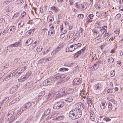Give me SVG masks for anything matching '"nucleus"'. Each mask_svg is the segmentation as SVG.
Returning <instances> with one entry per match:
<instances>
[{
    "label": "nucleus",
    "mask_w": 123,
    "mask_h": 123,
    "mask_svg": "<svg viewBox=\"0 0 123 123\" xmlns=\"http://www.w3.org/2000/svg\"><path fill=\"white\" fill-rule=\"evenodd\" d=\"M103 120L104 121H105L106 122L109 121L111 120L108 117H106L104 118Z\"/></svg>",
    "instance_id": "3c124183"
},
{
    "label": "nucleus",
    "mask_w": 123,
    "mask_h": 123,
    "mask_svg": "<svg viewBox=\"0 0 123 123\" xmlns=\"http://www.w3.org/2000/svg\"><path fill=\"white\" fill-rule=\"evenodd\" d=\"M9 99V98L7 97H5L4 100L1 102V106H3V105L5 104V103L7 102V100Z\"/></svg>",
    "instance_id": "aec40b11"
},
{
    "label": "nucleus",
    "mask_w": 123,
    "mask_h": 123,
    "mask_svg": "<svg viewBox=\"0 0 123 123\" xmlns=\"http://www.w3.org/2000/svg\"><path fill=\"white\" fill-rule=\"evenodd\" d=\"M90 118L92 121H94L95 119V115L94 113L92 111L90 112Z\"/></svg>",
    "instance_id": "6ab92c4d"
},
{
    "label": "nucleus",
    "mask_w": 123,
    "mask_h": 123,
    "mask_svg": "<svg viewBox=\"0 0 123 123\" xmlns=\"http://www.w3.org/2000/svg\"><path fill=\"white\" fill-rule=\"evenodd\" d=\"M43 84H44L45 85H48L50 84V82L49 80H48L46 79L43 81Z\"/></svg>",
    "instance_id": "4c0bfd02"
},
{
    "label": "nucleus",
    "mask_w": 123,
    "mask_h": 123,
    "mask_svg": "<svg viewBox=\"0 0 123 123\" xmlns=\"http://www.w3.org/2000/svg\"><path fill=\"white\" fill-rule=\"evenodd\" d=\"M17 90V86H14L11 88L10 91V93L11 94H12L16 92Z\"/></svg>",
    "instance_id": "4468645a"
},
{
    "label": "nucleus",
    "mask_w": 123,
    "mask_h": 123,
    "mask_svg": "<svg viewBox=\"0 0 123 123\" xmlns=\"http://www.w3.org/2000/svg\"><path fill=\"white\" fill-rule=\"evenodd\" d=\"M64 105V103L62 101H60L56 102L53 106V108L59 109L63 107Z\"/></svg>",
    "instance_id": "f257e3e1"
},
{
    "label": "nucleus",
    "mask_w": 123,
    "mask_h": 123,
    "mask_svg": "<svg viewBox=\"0 0 123 123\" xmlns=\"http://www.w3.org/2000/svg\"><path fill=\"white\" fill-rule=\"evenodd\" d=\"M82 82L81 79L79 78H75L73 81V83L75 85H80Z\"/></svg>",
    "instance_id": "1a4fd4ad"
},
{
    "label": "nucleus",
    "mask_w": 123,
    "mask_h": 123,
    "mask_svg": "<svg viewBox=\"0 0 123 123\" xmlns=\"http://www.w3.org/2000/svg\"><path fill=\"white\" fill-rule=\"evenodd\" d=\"M51 9L55 13H57L59 9L58 7L55 6H53L51 7Z\"/></svg>",
    "instance_id": "f3484780"
},
{
    "label": "nucleus",
    "mask_w": 123,
    "mask_h": 123,
    "mask_svg": "<svg viewBox=\"0 0 123 123\" xmlns=\"http://www.w3.org/2000/svg\"><path fill=\"white\" fill-rule=\"evenodd\" d=\"M13 116H15L14 115V110H12L9 111L6 117V119L7 121L9 120L10 117Z\"/></svg>",
    "instance_id": "0eeeda50"
},
{
    "label": "nucleus",
    "mask_w": 123,
    "mask_h": 123,
    "mask_svg": "<svg viewBox=\"0 0 123 123\" xmlns=\"http://www.w3.org/2000/svg\"><path fill=\"white\" fill-rule=\"evenodd\" d=\"M82 44L81 43H78L77 44H74V46L75 48V49H76L78 47H80L81 46Z\"/></svg>",
    "instance_id": "e433bc0d"
},
{
    "label": "nucleus",
    "mask_w": 123,
    "mask_h": 123,
    "mask_svg": "<svg viewBox=\"0 0 123 123\" xmlns=\"http://www.w3.org/2000/svg\"><path fill=\"white\" fill-rule=\"evenodd\" d=\"M102 86L101 84L98 83L97 84L95 85V86L94 87V89L96 90H97L98 89L100 88Z\"/></svg>",
    "instance_id": "a211bd4d"
},
{
    "label": "nucleus",
    "mask_w": 123,
    "mask_h": 123,
    "mask_svg": "<svg viewBox=\"0 0 123 123\" xmlns=\"http://www.w3.org/2000/svg\"><path fill=\"white\" fill-rule=\"evenodd\" d=\"M24 2L23 0H18L16 1V3L18 5H21L23 4Z\"/></svg>",
    "instance_id": "f704fd0d"
},
{
    "label": "nucleus",
    "mask_w": 123,
    "mask_h": 123,
    "mask_svg": "<svg viewBox=\"0 0 123 123\" xmlns=\"http://www.w3.org/2000/svg\"><path fill=\"white\" fill-rule=\"evenodd\" d=\"M22 110L24 111H25L27 110L28 109L27 107L25 106V105H24L23 106L21 107Z\"/></svg>",
    "instance_id": "37998d69"
},
{
    "label": "nucleus",
    "mask_w": 123,
    "mask_h": 123,
    "mask_svg": "<svg viewBox=\"0 0 123 123\" xmlns=\"http://www.w3.org/2000/svg\"><path fill=\"white\" fill-rule=\"evenodd\" d=\"M32 42V40L31 38L29 39L26 41V43L27 44V45H29L31 44Z\"/></svg>",
    "instance_id": "c756f323"
},
{
    "label": "nucleus",
    "mask_w": 123,
    "mask_h": 123,
    "mask_svg": "<svg viewBox=\"0 0 123 123\" xmlns=\"http://www.w3.org/2000/svg\"><path fill=\"white\" fill-rule=\"evenodd\" d=\"M22 68H20L18 70L19 73L20 74L22 73L23 72H24V71H23V70L22 69Z\"/></svg>",
    "instance_id": "13d9d810"
},
{
    "label": "nucleus",
    "mask_w": 123,
    "mask_h": 123,
    "mask_svg": "<svg viewBox=\"0 0 123 123\" xmlns=\"http://www.w3.org/2000/svg\"><path fill=\"white\" fill-rule=\"evenodd\" d=\"M72 95L71 94L67 93L64 96L66 98L65 100V101L69 102H71L73 100V98L72 97Z\"/></svg>",
    "instance_id": "20e7f679"
},
{
    "label": "nucleus",
    "mask_w": 123,
    "mask_h": 123,
    "mask_svg": "<svg viewBox=\"0 0 123 123\" xmlns=\"http://www.w3.org/2000/svg\"><path fill=\"white\" fill-rule=\"evenodd\" d=\"M50 33L49 34V35H50V36H51L52 35H53V34L55 33V31L54 30L51 31L50 32Z\"/></svg>",
    "instance_id": "4d7b16f0"
},
{
    "label": "nucleus",
    "mask_w": 123,
    "mask_h": 123,
    "mask_svg": "<svg viewBox=\"0 0 123 123\" xmlns=\"http://www.w3.org/2000/svg\"><path fill=\"white\" fill-rule=\"evenodd\" d=\"M64 118V117L63 115L59 116L56 118V119L59 121L63 120Z\"/></svg>",
    "instance_id": "cd10ccee"
},
{
    "label": "nucleus",
    "mask_w": 123,
    "mask_h": 123,
    "mask_svg": "<svg viewBox=\"0 0 123 123\" xmlns=\"http://www.w3.org/2000/svg\"><path fill=\"white\" fill-rule=\"evenodd\" d=\"M21 43V41H20L15 42V43L10 44L9 45V47L11 48L15 47L18 46Z\"/></svg>",
    "instance_id": "9b49d317"
},
{
    "label": "nucleus",
    "mask_w": 123,
    "mask_h": 123,
    "mask_svg": "<svg viewBox=\"0 0 123 123\" xmlns=\"http://www.w3.org/2000/svg\"><path fill=\"white\" fill-rule=\"evenodd\" d=\"M62 46L61 45H60L57 47L56 48L54 49L52 51L51 53V55L54 56L57 53L62 49Z\"/></svg>",
    "instance_id": "7ed1b4c3"
},
{
    "label": "nucleus",
    "mask_w": 123,
    "mask_h": 123,
    "mask_svg": "<svg viewBox=\"0 0 123 123\" xmlns=\"http://www.w3.org/2000/svg\"><path fill=\"white\" fill-rule=\"evenodd\" d=\"M42 60L43 61V62H45V61H49L48 58H46V57H44L42 58Z\"/></svg>",
    "instance_id": "0e129e2a"
},
{
    "label": "nucleus",
    "mask_w": 123,
    "mask_h": 123,
    "mask_svg": "<svg viewBox=\"0 0 123 123\" xmlns=\"http://www.w3.org/2000/svg\"><path fill=\"white\" fill-rule=\"evenodd\" d=\"M50 109H48L46 110L44 112V114L43 117L45 116L48 115L50 113Z\"/></svg>",
    "instance_id": "4be33fe9"
},
{
    "label": "nucleus",
    "mask_w": 123,
    "mask_h": 123,
    "mask_svg": "<svg viewBox=\"0 0 123 123\" xmlns=\"http://www.w3.org/2000/svg\"><path fill=\"white\" fill-rule=\"evenodd\" d=\"M110 74L111 77H113L115 75V72L114 71H111L110 72Z\"/></svg>",
    "instance_id": "de8ad7c7"
},
{
    "label": "nucleus",
    "mask_w": 123,
    "mask_h": 123,
    "mask_svg": "<svg viewBox=\"0 0 123 123\" xmlns=\"http://www.w3.org/2000/svg\"><path fill=\"white\" fill-rule=\"evenodd\" d=\"M113 92L112 89H108L107 91V92L108 93H111Z\"/></svg>",
    "instance_id": "603ef678"
},
{
    "label": "nucleus",
    "mask_w": 123,
    "mask_h": 123,
    "mask_svg": "<svg viewBox=\"0 0 123 123\" xmlns=\"http://www.w3.org/2000/svg\"><path fill=\"white\" fill-rule=\"evenodd\" d=\"M33 118L32 116H30L27 120H28V121H30V123L31 122L32 119Z\"/></svg>",
    "instance_id": "864d4df0"
},
{
    "label": "nucleus",
    "mask_w": 123,
    "mask_h": 123,
    "mask_svg": "<svg viewBox=\"0 0 123 123\" xmlns=\"http://www.w3.org/2000/svg\"><path fill=\"white\" fill-rule=\"evenodd\" d=\"M107 98L108 100L110 101L111 102H113L114 100L113 98L110 97H107Z\"/></svg>",
    "instance_id": "a18cd8bd"
},
{
    "label": "nucleus",
    "mask_w": 123,
    "mask_h": 123,
    "mask_svg": "<svg viewBox=\"0 0 123 123\" xmlns=\"http://www.w3.org/2000/svg\"><path fill=\"white\" fill-rule=\"evenodd\" d=\"M80 94L81 96L82 97H83L84 98H86V96L87 98L88 97L87 96V94L85 93L84 92V91H82V92H81Z\"/></svg>",
    "instance_id": "72a5a7b5"
},
{
    "label": "nucleus",
    "mask_w": 123,
    "mask_h": 123,
    "mask_svg": "<svg viewBox=\"0 0 123 123\" xmlns=\"http://www.w3.org/2000/svg\"><path fill=\"white\" fill-rule=\"evenodd\" d=\"M34 30L35 29H32L29 30V31H27V33L28 32V33L29 34L28 35H30L31 34V32H32V31H34Z\"/></svg>",
    "instance_id": "79ce46f5"
},
{
    "label": "nucleus",
    "mask_w": 123,
    "mask_h": 123,
    "mask_svg": "<svg viewBox=\"0 0 123 123\" xmlns=\"http://www.w3.org/2000/svg\"><path fill=\"white\" fill-rule=\"evenodd\" d=\"M75 120L81 116L82 115V112L79 111H77L75 109Z\"/></svg>",
    "instance_id": "9d476101"
},
{
    "label": "nucleus",
    "mask_w": 123,
    "mask_h": 123,
    "mask_svg": "<svg viewBox=\"0 0 123 123\" xmlns=\"http://www.w3.org/2000/svg\"><path fill=\"white\" fill-rule=\"evenodd\" d=\"M85 48L84 47L81 50L75 53L74 56V57H78L79 55H80L81 53L85 51Z\"/></svg>",
    "instance_id": "f8f14e48"
},
{
    "label": "nucleus",
    "mask_w": 123,
    "mask_h": 123,
    "mask_svg": "<svg viewBox=\"0 0 123 123\" xmlns=\"http://www.w3.org/2000/svg\"><path fill=\"white\" fill-rule=\"evenodd\" d=\"M16 119L15 116H13L12 117H10V120L9 121V123H12L13 121Z\"/></svg>",
    "instance_id": "a878e982"
},
{
    "label": "nucleus",
    "mask_w": 123,
    "mask_h": 123,
    "mask_svg": "<svg viewBox=\"0 0 123 123\" xmlns=\"http://www.w3.org/2000/svg\"><path fill=\"white\" fill-rule=\"evenodd\" d=\"M24 24L23 22L21 21L18 24V26L19 27H23Z\"/></svg>",
    "instance_id": "a19ab883"
},
{
    "label": "nucleus",
    "mask_w": 123,
    "mask_h": 123,
    "mask_svg": "<svg viewBox=\"0 0 123 123\" xmlns=\"http://www.w3.org/2000/svg\"><path fill=\"white\" fill-rule=\"evenodd\" d=\"M75 106L76 108L75 109L77 111H79L81 112V111L83 110L85 106L82 103H79L76 104L75 105Z\"/></svg>",
    "instance_id": "f03ea898"
},
{
    "label": "nucleus",
    "mask_w": 123,
    "mask_h": 123,
    "mask_svg": "<svg viewBox=\"0 0 123 123\" xmlns=\"http://www.w3.org/2000/svg\"><path fill=\"white\" fill-rule=\"evenodd\" d=\"M9 29H10V31H12L13 32H14V31L16 29V28L15 26H10L9 28Z\"/></svg>",
    "instance_id": "c85d7f7f"
},
{
    "label": "nucleus",
    "mask_w": 123,
    "mask_h": 123,
    "mask_svg": "<svg viewBox=\"0 0 123 123\" xmlns=\"http://www.w3.org/2000/svg\"><path fill=\"white\" fill-rule=\"evenodd\" d=\"M110 35V34H109V33H105L103 37V38L104 39H106L108 37H109Z\"/></svg>",
    "instance_id": "bb28decb"
},
{
    "label": "nucleus",
    "mask_w": 123,
    "mask_h": 123,
    "mask_svg": "<svg viewBox=\"0 0 123 123\" xmlns=\"http://www.w3.org/2000/svg\"><path fill=\"white\" fill-rule=\"evenodd\" d=\"M75 110L74 109L70 111L69 113V117L73 120H75Z\"/></svg>",
    "instance_id": "6e6552de"
},
{
    "label": "nucleus",
    "mask_w": 123,
    "mask_h": 123,
    "mask_svg": "<svg viewBox=\"0 0 123 123\" xmlns=\"http://www.w3.org/2000/svg\"><path fill=\"white\" fill-rule=\"evenodd\" d=\"M42 49L43 48L42 47L39 46L37 47V52H39L42 51Z\"/></svg>",
    "instance_id": "c03bdc74"
},
{
    "label": "nucleus",
    "mask_w": 123,
    "mask_h": 123,
    "mask_svg": "<svg viewBox=\"0 0 123 123\" xmlns=\"http://www.w3.org/2000/svg\"><path fill=\"white\" fill-rule=\"evenodd\" d=\"M114 61V59L112 57L108 58L107 60L108 62L109 63H112Z\"/></svg>",
    "instance_id": "7c9ffc66"
},
{
    "label": "nucleus",
    "mask_w": 123,
    "mask_h": 123,
    "mask_svg": "<svg viewBox=\"0 0 123 123\" xmlns=\"http://www.w3.org/2000/svg\"><path fill=\"white\" fill-rule=\"evenodd\" d=\"M19 15V14L18 13H16L14 14V17L15 18H16Z\"/></svg>",
    "instance_id": "774afa93"
},
{
    "label": "nucleus",
    "mask_w": 123,
    "mask_h": 123,
    "mask_svg": "<svg viewBox=\"0 0 123 123\" xmlns=\"http://www.w3.org/2000/svg\"><path fill=\"white\" fill-rule=\"evenodd\" d=\"M101 62L100 61H98L94 64V66L92 67L93 68L92 69L93 70H95L98 68L99 66V63Z\"/></svg>",
    "instance_id": "ddd939ff"
},
{
    "label": "nucleus",
    "mask_w": 123,
    "mask_h": 123,
    "mask_svg": "<svg viewBox=\"0 0 123 123\" xmlns=\"http://www.w3.org/2000/svg\"><path fill=\"white\" fill-rule=\"evenodd\" d=\"M10 1L9 0H6L3 3V5H6L10 3Z\"/></svg>",
    "instance_id": "8fccbe9b"
},
{
    "label": "nucleus",
    "mask_w": 123,
    "mask_h": 123,
    "mask_svg": "<svg viewBox=\"0 0 123 123\" xmlns=\"http://www.w3.org/2000/svg\"><path fill=\"white\" fill-rule=\"evenodd\" d=\"M52 79L54 80L59 79L61 80L60 76H55L53 77Z\"/></svg>",
    "instance_id": "473e14b6"
},
{
    "label": "nucleus",
    "mask_w": 123,
    "mask_h": 123,
    "mask_svg": "<svg viewBox=\"0 0 123 123\" xmlns=\"http://www.w3.org/2000/svg\"><path fill=\"white\" fill-rule=\"evenodd\" d=\"M78 16L80 17V18L81 19H82L84 17L83 14H79L78 15Z\"/></svg>",
    "instance_id": "680f3d73"
},
{
    "label": "nucleus",
    "mask_w": 123,
    "mask_h": 123,
    "mask_svg": "<svg viewBox=\"0 0 123 123\" xmlns=\"http://www.w3.org/2000/svg\"><path fill=\"white\" fill-rule=\"evenodd\" d=\"M49 29L48 32V34L49 35V33L51 31L54 30V27L53 24L51 23L49 25Z\"/></svg>",
    "instance_id": "5701e85b"
},
{
    "label": "nucleus",
    "mask_w": 123,
    "mask_h": 123,
    "mask_svg": "<svg viewBox=\"0 0 123 123\" xmlns=\"http://www.w3.org/2000/svg\"><path fill=\"white\" fill-rule=\"evenodd\" d=\"M67 89L66 87H63L61 88L60 90V91L58 93L60 94V97H61L63 96H64L67 93Z\"/></svg>",
    "instance_id": "39448f33"
},
{
    "label": "nucleus",
    "mask_w": 123,
    "mask_h": 123,
    "mask_svg": "<svg viewBox=\"0 0 123 123\" xmlns=\"http://www.w3.org/2000/svg\"><path fill=\"white\" fill-rule=\"evenodd\" d=\"M108 108H110V109L109 110V111H110L112 109V104L110 102H109V103H108Z\"/></svg>",
    "instance_id": "ea45409f"
},
{
    "label": "nucleus",
    "mask_w": 123,
    "mask_h": 123,
    "mask_svg": "<svg viewBox=\"0 0 123 123\" xmlns=\"http://www.w3.org/2000/svg\"><path fill=\"white\" fill-rule=\"evenodd\" d=\"M23 111L22 110L21 108L19 110L17 111V114H20Z\"/></svg>",
    "instance_id": "bf43d9fd"
},
{
    "label": "nucleus",
    "mask_w": 123,
    "mask_h": 123,
    "mask_svg": "<svg viewBox=\"0 0 123 123\" xmlns=\"http://www.w3.org/2000/svg\"><path fill=\"white\" fill-rule=\"evenodd\" d=\"M94 15L93 14H90L88 16V17L91 19H92L93 18Z\"/></svg>",
    "instance_id": "052dcab7"
},
{
    "label": "nucleus",
    "mask_w": 123,
    "mask_h": 123,
    "mask_svg": "<svg viewBox=\"0 0 123 123\" xmlns=\"http://www.w3.org/2000/svg\"><path fill=\"white\" fill-rule=\"evenodd\" d=\"M28 77V75H26L24 77H23L21 79V80L22 81L25 80L26 79H27Z\"/></svg>",
    "instance_id": "09e8293b"
},
{
    "label": "nucleus",
    "mask_w": 123,
    "mask_h": 123,
    "mask_svg": "<svg viewBox=\"0 0 123 123\" xmlns=\"http://www.w3.org/2000/svg\"><path fill=\"white\" fill-rule=\"evenodd\" d=\"M87 103L88 104V105L90 106V105H91L92 104V102L90 99L88 98V97H87Z\"/></svg>",
    "instance_id": "58836bf2"
},
{
    "label": "nucleus",
    "mask_w": 123,
    "mask_h": 123,
    "mask_svg": "<svg viewBox=\"0 0 123 123\" xmlns=\"http://www.w3.org/2000/svg\"><path fill=\"white\" fill-rule=\"evenodd\" d=\"M107 28V26H104L102 27V30H103L104 31L106 30Z\"/></svg>",
    "instance_id": "338daca9"
},
{
    "label": "nucleus",
    "mask_w": 123,
    "mask_h": 123,
    "mask_svg": "<svg viewBox=\"0 0 123 123\" xmlns=\"http://www.w3.org/2000/svg\"><path fill=\"white\" fill-rule=\"evenodd\" d=\"M107 104L106 103L102 102L100 104V107L101 109H104L106 106Z\"/></svg>",
    "instance_id": "393cba45"
},
{
    "label": "nucleus",
    "mask_w": 123,
    "mask_h": 123,
    "mask_svg": "<svg viewBox=\"0 0 123 123\" xmlns=\"http://www.w3.org/2000/svg\"><path fill=\"white\" fill-rule=\"evenodd\" d=\"M95 6L96 7H97V9H99L100 7V5L98 4H96Z\"/></svg>",
    "instance_id": "69168bd1"
},
{
    "label": "nucleus",
    "mask_w": 123,
    "mask_h": 123,
    "mask_svg": "<svg viewBox=\"0 0 123 123\" xmlns=\"http://www.w3.org/2000/svg\"><path fill=\"white\" fill-rule=\"evenodd\" d=\"M37 43L36 41L34 43H33L32 45L30 46L29 48V49L31 50L33 49L36 46V43Z\"/></svg>",
    "instance_id": "b1692460"
},
{
    "label": "nucleus",
    "mask_w": 123,
    "mask_h": 123,
    "mask_svg": "<svg viewBox=\"0 0 123 123\" xmlns=\"http://www.w3.org/2000/svg\"><path fill=\"white\" fill-rule=\"evenodd\" d=\"M75 48L74 46V44L70 46L69 47H68L67 48H66V50L68 49V51L72 52L74 51Z\"/></svg>",
    "instance_id": "dca6fc26"
},
{
    "label": "nucleus",
    "mask_w": 123,
    "mask_h": 123,
    "mask_svg": "<svg viewBox=\"0 0 123 123\" xmlns=\"http://www.w3.org/2000/svg\"><path fill=\"white\" fill-rule=\"evenodd\" d=\"M28 109L31 108V102H28L24 104Z\"/></svg>",
    "instance_id": "412c9836"
},
{
    "label": "nucleus",
    "mask_w": 123,
    "mask_h": 123,
    "mask_svg": "<svg viewBox=\"0 0 123 123\" xmlns=\"http://www.w3.org/2000/svg\"><path fill=\"white\" fill-rule=\"evenodd\" d=\"M12 74L11 73L10 74H9L8 76H7L4 79L5 80H7L11 78L12 77H13V75H12Z\"/></svg>",
    "instance_id": "2f4dec72"
},
{
    "label": "nucleus",
    "mask_w": 123,
    "mask_h": 123,
    "mask_svg": "<svg viewBox=\"0 0 123 123\" xmlns=\"http://www.w3.org/2000/svg\"><path fill=\"white\" fill-rule=\"evenodd\" d=\"M11 73L12 75H13V77L15 78H16L20 75L18 69H16L12 71Z\"/></svg>",
    "instance_id": "423d86ee"
},
{
    "label": "nucleus",
    "mask_w": 123,
    "mask_h": 123,
    "mask_svg": "<svg viewBox=\"0 0 123 123\" xmlns=\"http://www.w3.org/2000/svg\"><path fill=\"white\" fill-rule=\"evenodd\" d=\"M45 94V92L44 91H42L39 93V96L41 97Z\"/></svg>",
    "instance_id": "49530a36"
},
{
    "label": "nucleus",
    "mask_w": 123,
    "mask_h": 123,
    "mask_svg": "<svg viewBox=\"0 0 123 123\" xmlns=\"http://www.w3.org/2000/svg\"><path fill=\"white\" fill-rule=\"evenodd\" d=\"M121 17V14L120 13H118L117 14L115 18L117 19Z\"/></svg>",
    "instance_id": "6e6d98bb"
},
{
    "label": "nucleus",
    "mask_w": 123,
    "mask_h": 123,
    "mask_svg": "<svg viewBox=\"0 0 123 123\" xmlns=\"http://www.w3.org/2000/svg\"><path fill=\"white\" fill-rule=\"evenodd\" d=\"M86 3L84 2L80 4V6L82 7V8L83 9L85 8V6L86 5Z\"/></svg>",
    "instance_id": "5fc2aeb1"
},
{
    "label": "nucleus",
    "mask_w": 123,
    "mask_h": 123,
    "mask_svg": "<svg viewBox=\"0 0 123 123\" xmlns=\"http://www.w3.org/2000/svg\"><path fill=\"white\" fill-rule=\"evenodd\" d=\"M61 80L63 79L65 77V74H62L60 75Z\"/></svg>",
    "instance_id": "e2e57ef3"
},
{
    "label": "nucleus",
    "mask_w": 123,
    "mask_h": 123,
    "mask_svg": "<svg viewBox=\"0 0 123 123\" xmlns=\"http://www.w3.org/2000/svg\"><path fill=\"white\" fill-rule=\"evenodd\" d=\"M75 33V31H69V33L68 34L67 38L69 39L70 38H72L74 36Z\"/></svg>",
    "instance_id": "2eb2a0df"
},
{
    "label": "nucleus",
    "mask_w": 123,
    "mask_h": 123,
    "mask_svg": "<svg viewBox=\"0 0 123 123\" xmlns=\"http://www.w3.org/2000/svg\"><path fill=\"white\" fill-rule=\"evenodd\" d=\"M79 35L78 33H76L74 37L73 40H77L79 38L78 37Z\"/></svg>",
    "instance_id": "c9c22d12"
}]
</instances>
